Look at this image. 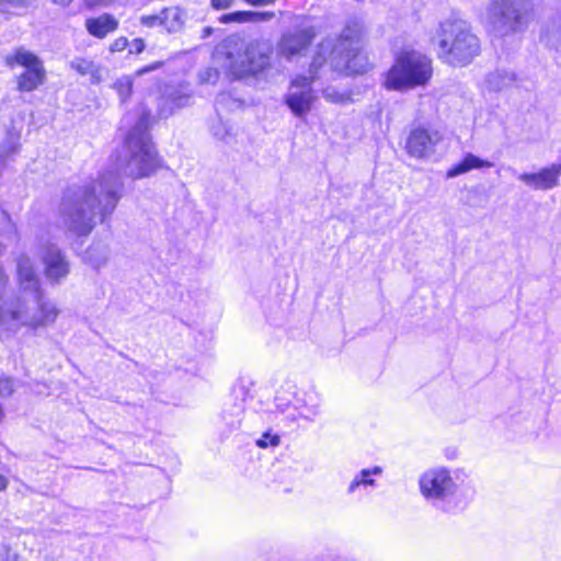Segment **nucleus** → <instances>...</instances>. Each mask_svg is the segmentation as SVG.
Returning <instances> with one entry per match:
<instances>
[{
	"label": "nucleus",
	"mask_w": 561,
	"mask_h": 561,
	"mask_svg": "<svg viewBox=\"0 0 561 561\" xmlns=\"http://www.w3.org/2000/svg\"><path fill=\"white\" fill-rule=\"evenodd\" d=\"M114 1L115 0H84V3L89 8H94V7H98V5H108L112 2H114Z\"/></svg>",
	"instance_id": "nucleus-35"
},
{
	"label": "nucleus",
	"mask_w": 561,
	"mask_h": 561,
	"mask_svg": "<svg viewBox=\"0 0 561 561\" xmlns=\"http://www.w3.org/2000/svg\"><path fill=\"white\" fill-rule=\"evenodd\" d=\"M271 54L266 45L252 42L236 60H231L230 70L239 79L255 77L270 67Z\"/></svg>",
	"instance_id": "nucleus-8"
},
{
	"label": "nucleus",
	"mask_w": 561,
	"mask_h": 561,
	"mask_svg": "<svg viewBox=\"0 0 561 561\" xmlns=\"http://www.w3.org/2000/svg\"><path fill=\"white\" fill-rule=\"evenodd\" d=\"M204 34H205L206 36L210 34V27H209V26H206V27L204 28Z\"/></svg>",
	"instance_id": "nucleus-42"
},
{
	"label": "nucleus",
	"mask_w": 561,
	"mask_h": 561,
	"mask_svg": "<svg viewBox=\"0 0 561 561\" xmlns=\"http://www.w3.org/2000/svg\"><path fill=\"white\" fill-rule=\"evenodd\" d=\"M432 60L416 50L401 51L386 73L387 90L408 91L424 87L432 78Z\"/></svg>",
	"instance_id": "nucleus-5"
},
{
	"label": "nucleus",
	"mask_w": 561,
	"mask_h": 561,
	"mask_svg": "<svg viewBox=\"0 0 561 561\" xmlns=\"http://www.w3.org/2000/svg\"><path fill=\"white\" fill-rule=\"evenodd\" d=\"M0 4H8L14 8H25L30 4V0H0Z\"/></svg>",
	"instance_id": "nucleus-32"
},
{
	"label": "nucleus",
	"mask_w": 561,
	"mask_h": 561,
	"mask_svg": "<svg viewBox=\"0 0 561 561\" xmlns=\"http://www.w3.org/2000/svg\"><path fill=\"white\" fill-rule=\"evenodd\" d=\"M422 494L428 500H444L456 492V483L448 470L432 469L424 472L420 479Z\"/></svg>",
	"instance_id": "nucleus-10"
},
{
	"label": "nucleus",
	"mask_w": 561,
	"mask_h": 561,
	"mask_svg": "<svg viewBox=\"0 0 561 561\" xmlns=\"http://www.w3.org/2000/svg\"><path fill=\"white\" fill-rule=\"evenodd\" d=\"M561 163H553L534 173H520L517 179L536 191H549L559 185Z\"/></svg>",
	"instance_id": "nucleus-15"
},
{
	"label": "nucleus",
	"mask_w": 561,
	"mask_h": 561,
	"mask_svg": "<svg viewBox=\"0 0 561 561\" xmlns=\"http://www.w3.org/2000/svg\"><path fill=\"white\" fill-rule=\"evenodd\" d=\"M314 37L316 32L312 27L287 32L278 43V54L289 60L307 50Z\"/></svg>",
	"instance_id": "nucleus-12"
},
{
	"label": "nucleus",
	"mask_w": 561,
	"mask_h": 561,
	"mask_svg": "<svg viewBox=\"0 0 561 561\" xmlns=\"http://www.w3.org/2000/svg\"><path fill=\"white\" fill-rule=\"evenodd\" d=\"M492 165L493 164L488 160H483L473 153H467L460 162L448 169L446 178L453 179L473 169L491 168Z\"/></svg>",
	"instance_id": "nucleus-18"
},
{
	"label": "nucleus",
	"mask_w": 561,
	"mask_h": 561,
	"mask_svg": "<svg viewBox=\"0 0 561 561\" xmlns=\"http://www.w3.org/2000/svg\"><path fill=\"white\" fill-rule=\"evenodd\" d=\"M314 81L313 77L298 76L289 85V90L285 95V104L298 117L307 115L312 107L317 96L311 87Z\"/></svg>",
	"instance_id": "nucleus-9"
},
{
	"label": "nucleus",
	"mask_w": 561,
	"mask_h": 561,
	"mask_svg": "<svg viewBox=\"0 0 561 561\" xmlns=\"http://www.w3.org/2000/svg\"><path fill=\"white\" fill-rule=\"evenodd\" d=\"M230 44H234V45H237V44H238V38H236V37H229V38H227V39L225 41L224 45H222L221 47H218V48H217V54H219V53H220V49H221V48H225V47H227V46H228V45H230Z\"/></svg>",
	"instance_id": "nucleus-37"
},
{
	"label": "nucleus",
	"mask_w": 561,
	"mask_h": 561,
	"mask_svg": "<svg viewBox=\"0 0 561 561\" xmlns=\"http://www.w3.org/2000/svg\"><path fill=\"white\" fill-rule=\"evenodd\" d=\"M438 56L454 67L470 64L480 53V41L468 22L447 19L439 23L435 34Z\"/></svg>",
	"instance_id": "nucleus-4"
},
{
	"label": "nucleus",
	"mask_w": 561,
	"mask_h": 561,
	"mask_svg": "<svg viewBox=\"0 0 561 561\" xmlns=\"http://www.w3.org/2000/svg\"><path fill=\"white\" fill-rule=\"evenodd\" d=\"M530 11V0H491L486 8L491 32L504 37L524 31Z\"/></svg>",
	"instance_id": "nucleus-6"
},
{
	"label": "nucleus",
	"mask_w": 561,
	"mask_h": 561,
	"mask_svg": "<svg viewBox=\"0 0 561 561\" xmlns=\"http://www.w3.org/2000/svg\"><path fill=\"white\" fill-rule=\"evenodd\" d=\"M161 66H162L161 61H156V62H153V64H151L149 66H146V67L137 70L136 75L137 76H142L145 73H148V72H150L152 70H156V69L160 68Z\"/></svg>",
	"instance_id": "nucleus-34"
},
{
	"label": "nucleus",
	"mask_w": 561,
	"mask_h": 561,
	"mask_svg": "<svg viewBox=\"0 0 561 561\" xmlns=\"http://www.w3.org/2000/svg\"><path fill=\"white\" fill-rule=\"evenodd\" d=\"M244 1L254 7L268 5V4H273L276 2V0H244Z\"/></svg>",
	"instance_id": "nucleus-36"
},
{
	"label": "nucleus",
	"mask_w": 561,
	"mask_h": 561,
	"mask_svg": "<svg viewBox=\"0 0 561 561\" xmlns=\"http://www.w3.org/2000/svg\"><path fill=\"white\" fill-rule=\"evenodd\" d=\"M131 88L133 82L128 77L118 79L114 84V89L123 102L130 95Z\"/></svg>",
	"instance_id": "nucleus-26"
},
{
	"label": "nucleus",
	"mask_w": 561,
	"mask_h": 561,
	"mask_svg": "<svg viewBox=\"0 0 561 561\" xmlns=\"http://www.w3.org/2000/svg\"><path fill=\"white\" fill-rule=\"evenodd\" d=\"M18 150V147L14 145L12 146V148L10 150H8L5 153L7 156L11 154V153H14L15 151Z\"/></svg>",
	"instance_id": "nucleus-41"
},
{
	"label": "nucleus",
	"mask_w": 561,
	"mask_h": 561,
	"mask_svg": "<svg viewBox=\"0 0 561 561\" xmlns=\"http://www.w3.org/2000/svg\"><path fill=\"white\" fill-rule=\"evenodd\" d=\"M20 289L18 297H5L8 276L0 266V336L16 334L22 328L38 330L55 323L59 316L56 304L45 297L34 264L27 255L16 262Z\"/></svg>",
	"instance_id": "nucleus-2"
},
{
	"label": "nucleus",
	"mask_w": 561,
	"mask_h": 561,
	"mask_svg": "<svg viewBox=\"0 0 561 561\" xmlns=\"http://www.w3.org/2000/svg\"><path fill=\"white\" fill-rule=\"evenodd\" d=\"M362 35L363 26L358 21L347 22L333 45L329 42L320 45L319 51L310 64L308 77L314 76V80L318 78L319 69L327 62L324 55L327 50H330V65L333 70L347 75L366 72L368 59L362 53Z\"/></svg>",
	"instance_id": "nucleus-3"
},
{
	"label": "nucleus",
	"mask_w": 561,
	"mask_h": 561,
	"mask_svg": "<svg viewBox=\"0 0 561 561\" xmlns=\"http://www.w3.org/2000/svg\"><path fill=\"white\" fill-rule=\"evenodd\" d=\"M128 46L131 54H140L145 49V43L141 38L134 39Z\"/></svg>",
	"instance_id": "nucleus-31"
},
{
	"label": "nucleus",
	"mask_w": 561,
	"mask_h": 561,
	"mask_svg": "<svg viewBox=\"0 0 561 561\" xmlns=\"http://www.w3.org/2000/svg\"><path fill=\"white\" fill-rule=\"evenodd\" d=\"M254 381L249 376H240L232 387V394L236 400L244 402L250 397Z\"/></svg>",
	"instance_id": "nucleus-23"
},
{
	"label": "nucleus",
	"mask_w": 561,
	"mask_h": 561,
	"mask_svg": "<svg viewBox=\"0 0 561 561\" xmlns=\"http://www.w3.org/2000/svg\"><path fill=\"white\" fill-rule=\"evenodd\" d=\"M110 248L106 243L101 241L93 242L84 252L83 260L91 265L94 270L103 267L108 260Z\"/></svg>",
	"instance_id": "nucleus-19"
},
{
	"label": "nucleus",
	"mask_w": 561,
	"mask_h": 561,
	"mask_svg": "<svg viewBox=\"0 0 561 561\" xmlns=\"http://www.w3.org/2000/svg\"><path fill=\"white\" fill-rule=\"evenodd\" d=\"M323 98L331 103L335 104H350L353 103L354 100L352 98L351 92H340L335 88L328 87L322 91Z\"/></svg>",
	"instance_id": "nucleus-25"
},
{
	"label": "nucleus",
	"mask_w": 561,
	"mask_h": 561,
	"mask_svg": "<svg viewBox=\"0 0 561 561\" xmlns=\"http://www.w3.org/2000/svg\"><path fill=\"white\" fill-rule=\"evenodd\" d=\"M14 391V380L10 377L0 376V396L9 397Z\"/></svg>",
	"instance_id": "nucleus-27"
},
{
	"label": "nucleus",
	"mask_w": 561,
	"mask_h": 561,
	"mask_svg": "<svg viewBox=\"0 0 561 561\" xmlns=\"http://www.w3.org/2000/svg\"><path fill=\"white\" fill-rule=\"evenodd\" d=\"M122 150L115 158V165L102 172L95 181L84 185H71L62 194L59 216L64 226L78 236H87L98 221L110 217L122 197V174L134 179L149 176L159 167V159L151 142L148 128L150 112L142 110L136 115L128 113L122 126H128Z\"/></svg>",
	"instance_id": "nucleus-1"
},
{
	"label": "nucleus",
	"mask_w": 561,
	"mask_h": 561,
	"mask_svg": "<svg viewBox=\"0 0 561 561\" xmlns=\"http://www.w3.org/2000/svg\"><path fill=\"white\" fill-rule=\"evenodd\" d=\"M55 4H58V5H61V7H67L69 5L72 0H51Z\"/></svg>",
	"instance_id": "nucleus-39"
},
{
	"label": "nucleus",
	"mask_w": 561,
	"mask_h": 561,
	"mask_svg": "<svg viewBox=\"0 0 561 561\" xmlns=\"http://www.w3.org/2000/svg\"><path fill=\"white\" fill-rule=\"evenodd\" d=\"M118 27V21L108 13H103L95 18L85 20V28L88 33L96 38H104L108 34L115 32Z\"/></svg>",
	"instance_id": "nucleus-16"
},
{
	"label": "nucleus",
	"mask_w": 561,
	"mask_h": 561,
	"mask_svg": "<svg viewBox=\"0 0 561 561\" xmlns=\"http://www.w3.org/2000/svg\"><path fill=\"white\" fill-rule=\"evenodd\" d=\"M44 275L51 284L65 279L70 272V263L64 252L55 244H47L41 251Z\"/></svg>",
	"instance_id": "nucleus-11"
},
{
	"label": "nucleus",
	"mask_w": 561,
	"mask_h": 561,
	"mask_svg": "<svg viewBox=\"0 0 561 561\" xmlns=\"http://www.w3.org/2000/svg\"><path fill=\"white\" fill-rule=\"evenodd\" d=\"M515 81V73L505 69H497L486 77L488 88L494 91L503 90Z\"/></svg>",
	"instance_id": "nucleus-21"
},
{
	"label": "nucleus",
	"mask_w": 561,
	"mask_h": 561,
	"mask_svg": "<svg viewBox=\"0 0 561 561\" xmlns=\"http://www.w3.org/2000/svg\"><path fill=\"white\" fill-rule=\"evenodd\" d=\"M381 468L375 467L374 469H363L358 476L354 478L348 486V492L353 493L359 485H373L375 480L370 479L371 474H380Z\"/></svg>",
	"instance_id": "nucleus-24"
},
{
	"label": "nucleus",
	"mask_w": 561,
	"mask_h": 561,
	"mask_svg": "<svg viewBox=\"0 0 561 561\" xmlns=\"http://www.w3.org/2000/svg\"><path fill=\"white\" fill-rule=\"evenodd\" d=\"M193 94L186 83L168 84L164 87L159 103V115L168 117L174 110L191 104Z\"/></svg>",
	"instance_id": "nucleus-13"
},
{
	"label": "nucleus",
	"mask_w": 561,
	"mask_h": 561,
	"mask_svg": "<svg viewBox=\"0 0 561 561\" xmlns=\"http://www.w3.org/2000/svg\"><path fill=\"white\" fill-rule=\"evenodd\" d=\"M70 67L81 76H90L93 82L100 80V69L92 60L76 57L70 61Z\"/></svg>",
	"instance_id": "nucleus-22"
},
{
	"label": "nucleus",
	"mask_w": 561,
	"mask_h": 561,
	"mask_svg": "<svg viewBox=\"0 0 561 561\" xmlns=\"http://www.w3.org/2000/svg\"><path fill=\"white\" fill-rule=\"evenodd\" d=\"M227 57H228L229 59H232V57H233L232 53H231V51H228V53H227Z\"/></svg>",
	"instance_id": "nucleus-43"
},
{
	"label": "nucleus",
	"mask_w": 561,
	"mask_h": 561,
	"mask_svg": "<svg viewBox=\"0 0 561 561\" xmlns=\"http://www.w3.org/2000/svg\"><path fill=\"white\" fill-rule=\"evenodd\" d=\"M161 19L162 12L160 11L158 14L142 15L140 18V23L146 27H161Z\"/></svg>",
	"instance_id": "nucleus-28"
},
{
	"label": "nucleus",
	"mask_w": 561,
	"mask_h": 561,
	"mask_svg": "<svg viewBox=\"0 0 561 561\" xmlns=\"http://www.w3.org/2000/svg\"><path fill=\"white\" fill-rule=\"evenodd\" d=\"M5 561H9V559H7Z\"/></svg>",
	"instance_id": "nucleus-44"
},
{
	"label": "nucleus",
	"mask_w": 561,
	"mask_h": 561,
	"mask_svg": "<svg viewBox=\"0 0 561 561\" xmlns=\"http://www.w3.org/2000/svg\"><path fill=\"white\" fill-rule=\"evenodd\" d=\"M280 443V438L278 435H271L270 433H265L262 438L257 440V446L261 448H266L268 446H278Z\"/></svg>",
	"instance_id": "nucleus-29"
},
{
	"label": "nucleus",
	"mask_w": 561,
	"mask_h": 561,
	"mask_svg": "<svg viewBox=\"0 0 561 561\" xmlns=\"http://www.w3.org/2000/svg\"><path fill=\"white\" fill-rule=\"evenodd\" d=\"M442 137L438 131H430L425 128L411 130L407 140V150L411 157L425 158L434 152L435 146Z\"/></svg>",
	"instance_id": "nucleus-14"
},
{
	"label": "nucleus",
	"mask_w": 561,
	"mask_h": 561,
	"mask_svg": "<svg viewBox=\"0 0 561 561\" xmlns=\"http://www.w3.org/2000/svg\"><path fill=\"white\" fill-rule=\"evenodd\" d=\"M5 65L9 68L23 67L24 71L18 77V89L22 92H32L46 80V70L42 59L24 47L15 48L5 56Z\"/></svg>",
	"instance_id": "nucleus-7"
},
{
	"label": "nucleus",
	"mask_w": 561,
	"mask_h": 561,
	"mask_svg": "<svg viewBox=\"0 0 561 561\" xmlns=\"http://www.w3.org/2000/svg\"><path fill=\"white\" fill-rule=\"evenodd\" d=\"M161 27L168 33L179 32L183 26V13L179 8H167L162 11Z\"/></svg>",
	"instance_id": "nucleus-20"
},
{
	"label": "nucleus",
	"mask_w": 561,
	"mask_h": 561,
	"mask_svg": "<svg viewBox=\"0 0 561 561\" xmlns=\"http://www.w3.org/2000/svg\"><path fill=\"white\" fill-rule=\"evenodd\" d=\"M234 0H213V9L224 10L230 8Z\"/></svg>",
	"instance_id": "nucleus-33"
},
{
	"label": "nucleus",
	"mask_w": 561,
	"mask_h": 561,
	"mask_svg": "<svg viewBox=\"0 0 561 561\" xmlns=\"http://www.w3.org/2000/svg\"><path fill=\"white\" fill-rule=\"evenodd\" d=\"M275 16L272 11L256 12V11H236L221 14L218 21L222 24L228 23H261L271 21Z\"/></svg>",
	"instance_id": "nucleus-17"
},
{
	"label": "nucleus",
	"mask_w": 561,
	"mask_h": 561,
	"mask_svg": "<svg viewBox=\"0 0 561 561\" xmlns=\"http://www.w3.org/2000/svg\"><path fill=\"white\" fill-rule=\"evenodd\" d=\"M210 78V69L206 68L204 71L199 73V80L201 82H207Z\"/></svg>",
	"instance_id": "nucleus-38"
},
{
	"label": "nucleus",
	"mask_w": 561,
	"mask_h": 561,
	"mask_svg": "<svg viewBox=\"0 0 561 561\" xmlns=\"http://www.w3.org/2000/svg\"><path fill=\"white\" fill-rule=\"evenodd\" d=\"M129 43L126 37H118L111 44V51L117 53L123 51L128 47Z\"/></svg>",
	"instance_id": "nucleus-30"
},
{
	"label": "nucleus",
	"mask_w": 561,
	"mask_h": 561,
	"mask_svg": "<svg viewBox=\"0 0 561 561\" xmlns=\"http://www.w3.org/2000/svg\"><path fill=\"white\" fill-rule=\"evenodd\" d=\"M8 481L7 479L0 474V491L4 490L7 488Z\"/></svg>",
	"instance_id": "nucleus-40"
}]
</instances>
